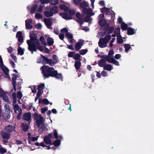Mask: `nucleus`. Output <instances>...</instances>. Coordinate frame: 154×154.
I'll list each match as a JSON object with an SVG mask.
<instances>
[{
	"label": "nucleus",
	"mask_w": 154,
	"mask_h": 154,
	"mask_svg": "<svg viewBox=\"0 0 154 154\" xmlns=\"http://www.w3.org/2000/svg\"><path fill=\"white\" fill-rule=\"evenodd\" d=\"M101 74L102 75L103 77H106L108 75L107 73L104 71H103L101 72Z\"/></svg>",
	"instance_id": "nucleus-63"
},
{
	"label": "nucleus",
	"mask_w": 154,
	"mask_h": 154,
	"mask_svg": "<svg viewBox=\"0 0 154 154\" xmlns=\"http://www.w3.org/2000/svg\"><path fill=\"white\" fill-rule=\"evenodd\" d=\"M88 51L87 49L81 50L79 51L80 54L82 55L85 54Z\"/></svg>",
	"instance_id": "nucleus-46"
},
{
	"label": "nucleus",
	"mask_w": 154,
	"mask_h": 154,
	"mask_svg": "<svg viewBox=\"0 0 154 154\" xmlns=\"http://www.w3.org/2000/svg\"><path fill=\"white\" fill-rule=\"evenodd\" d=\"M89 5L88 3L86 2H83L80 4V7L83 9L82 11V14L87 16L85 18V21L90 22L91 20L90 17L94 14V13L93 12V10L90 8H87Z\"/></svg>",
	"instance_id": "nucleus-2"
},
{
	"label": "nucleus",
	"mask_w": 154,
	"mask_h": 154,
	"mask_svg": "<svg viewBox=\"0 0 154 154\" xmlns=\"http://www.w3.org/2000/svg\"><path fill=\"white\" fill-rule=\"evenodd\" d=\"M121 28L122 29L125 30L127 29V25L124 23H122L121 24Z\"/></svg>",
	"instance_id": "nucleus-37"
},
{
	"label": "nucleus",
	"mask_w": 154,
	"mask_h": 154,
	"mask_svg": "<svg viewBox=\"0 0 154 154\" xmlns=\"http://www.w3.org/2000/svg\"><path fill=\"white\" fill-rule=\"evenodd\" d=\"M5 94L3 90L0 88V96L1 97Z\"/></svg>",
	"instance_id": "nucleus-62"
},
{
	"label": "nucleus",
	"mask_w": 154,
	"mask_h": 154,
	"mask_svg": "<svg viewBox=\"0 0 154 154\" xmlns=\"http://www.w3.org/2000/svg\"><path fill=\"white\" fill-rule=\"evenodd\" d=\"M60 141L59 140H57L54 141L52 144L54 145L55 146H58L60 145Z\"/></svg>",
	"instance_id": "nucleus-35"
},
{
	"label": "nucleus",
	"mask_w": 154,
	"mask_h": 154,
	"mask_svg": "<svg viewBox=\"0 0 154 154\" xmlns=\"http://www.w3.org/2000/svg\"><path fill=\"white\" fill-rule=\"evenodd\" d=\"M48 110V108H42L41 109V112L42 113H44L45 112L47 111Z\"/></svg>",
	"instance_id": "nucleus-64"
},
{
	"label": "nucleus",
	"mask_w": 154,
	"mask_h": 154,
	"mask_svg": "<svg viewBox=\"0 0 154 154\" xmlns=\"http://www.w3.org/2000/svg\"><path fill=\"white\" fill-rule=\"evenodd\" d=\"M65 36L68 38H69L71 40H72L73 38V35L72 34L69 32L66 33Z\"/></svg>",
	"instance_id": "nucleus-41"
},
{
	"label": "nucleus",
	"mask_w": 154,
	"mask_h": 154,
	"mask_svg": "<svg viewBox=\"0 0 154 154\" xmlns=\"http://www.w3.org/2000/svg\"><path fill=\"white\" fill-rule=\"evenodd\" d=\"M68 30L66 28H63V29H61V32L62 33H67L68 32Z\"/></svg>",
	"instance_id": "nucleus-58"
},
{
	"label": "nucleus",
	"mask_w": 154,
	"mask_h": 154,
	"mask_svg": "<svg viewBox=\"0 0 154 154\" xmlns=\"http://www.w3.org/2000/svg\"><path fill=\"white\" fill-rule=\"evenodd\" d=\"M17 97L19 99H21L22 97V94L21 92L18 91L17 93Z\"/></svg>",
	"instance_id": "nucleus-49"
},
{
	"label": "nucleus",
	"mask_w": 154,
	"mask_h": 154,
	"mask_svg": "<svg viewBox=\"0 0 154 154\" xmlns=\"http://www.w3.org/2000/svg\"><path fill=\"white\" fill-rule=\"evenodd\" d=\"M18 54L20 55H23L24 54V49L20 47H19L18 49Z\"/></svg>",
	"instance_id": "nucleus-32"
},
{
	"label": "nucleus",
	"mask_w": 154,
	"mask_h": 154,
	"mask_svg": "<svg viewBox=\"0 0 154 154\" xmlns=\"http://www.w3.org/2000/svg\"><path fill=\"white\" fill-rule=\"evenodd\" d=\"M54 77L56 79H61L62 78V76L61 74H58L57 71L56 70L54 71V73L52 77Z\"/></svg>",
	"instance_id": "nucleus-18"
},
{
	"label": "nucleus",
	"mask_w": 154,
	"mask_h": 154,
	"mask_svg": "<svg viewBox=\"0 0 154 154\" xmlns=\"http://www.w3.org/2000/svg\"><path fill=\"white\" fill-rule=\"evenodd\" d=\"M83 16H82L79 13H77L76 14V15L77 17L79 19L82 20H83L84 18H85L87 17V16L85 15H83Z\"/></svg>",
	"instance_id": "nucleus-25"
},
{
	"label": "nucleus",
	"mask_w": 154,
	"mask_h": 154,
	"mask_svg": "<svg viewBox=\"0 0 154 154\" xmlns=\"http://www.w3.org/2000/svg\"><path fill=\"white\" fill-rule=\"evenodd\" d=\"M44 21L45 24L48 28L50 29H52V28L51 26L52 24V22L50 19L45 18L44 19Z\"/></svg>",
	"instance_id": "nucleus-11"
},
{
	"label": "nucleus",
	"mask_w": 154,
	"mask_h": 154,
	"mask_svg": "<svg viewBox=\"0 0 154 154\" xmlns=\"http://www.w3.org/2000/svg\"><path fill=\"white\" fill-rule=\"evenodd\" d=\"M117 41L118 43L121 44L123 42L122 37L120 35H118L117 36Z\"/></svg>",
	"instance_id": "nucleus-29"
},
{
	"label": "nucleus",
	"mask_w": 154,
	"mask_h": 154,
	"mask_svg": "<svg viewBox=\"0 0 154 154\" xmlns=\"http://www.w3.org/2000/svg\"><path fill=\"white\" fill-rule=\"evenodd\" d=\"M16 37L18 38L19 42H23V38L21 32H18L16 34Z\"/></svg>",
	"instance_id": "nucleus-17"
},
{
	"label": "nucleus",
	"mask_w": 154,
	"mask_h": 154,
	"mask_svg": "<svg viewBox=\"0 0 154 154\" xmlns=\"http://www.w3.org/2000/svg\"><path fill=\"white\" fill-rule=\"evenodd\" d=\"M60 7L61 10H64L65 11H66L68 9V7L64 5H60Z\"/></svg>",
	"instance_id": "nucleus-43"
},
{
	"label": "nucleus",
	"mask_w": 154,
	"mask_h": 154,
	"mask_svg": "<svg viewBox=\"0 0 154 154\" xmlns=\"http://www.w3.org/2000/svg\"><path fill=\"white\" fill-rule=\"evenodd\" d=\"M50 11L53 15L54 14H56L58 12V8L56 6L54 7L51 9Z\"/></svg>",
	"instance_id": "nucleus-26"
},
{
	"label": "nucleus",
	"mask_w": 154,
	"mask_h": 154,
	"mask_svg": "<svg viewBox=\"0 0 154 154\" xmlns=\"http://www.w3.org/2000/svg\"><path fill=\"white\" fill-rule=\"evenodd\" d=\"M31 114L30 112L25 113L23 116V119L24 120L28 121H29L31 119Z\"/></svg>",
	"instance_id": "nucleus-15"
},
{
	"label": "nucleus",
	"mask_w": 154,
	"mask_h": 154,
	"mask_svg": "<svg viewBox=\"0 0 154 154\" xmlns=\"http://www.w3.org/2000/svg\"><path fill=\"white\" fill-rule=\"evenodd\" d=\"M44 14L47 17H52L53 16L52 13L51 11L50 12L45 11L44 12Z\"/></svg>",
	"instance_id": "nucleus-36"
},
{
	"label": "nucleus",
	"mask_w": 154,
	"mask_h": 154,
	"mask_svg": "<svg viewBox=\"0 0 154 154\" xmlns=\"http://www.w3.org/2000/svg\"><path fill=\"white\" fill-rule=\"evenodd\" d=\"M22 125L23 127L22 128L23 131H26L28 129L29 126L28 125H25L23 124H22Z\"/></svg>",
	"instance_id": "nucleus-42"
},
{
	"label": "nucleus",
	"mask_w": 154,
	"mask_h": 154,
	"mask_svg": "<svg viewBox=\"0 0 154 154\" xmlns=\"http://www.w3.org/2000/svg\"><path fill=\"white\" fill-rule=\"evenodd\" d=\"M54 135L56 138H58V133L56 130H54L53 131Z\"/></svg>",
	"instance_id": "nucleus-57"
},
{
	"label": "nucleus",
	"mask_w": 154,
	"mask_h": 154,
	"mask_svg": "<svg viewBox=\"0 0 154 154\" xmlns=\"http://www.w3.org/2000/svg\"><path fill=\"white\" fill-rule=\"evenodd\" d=\"M84 44V41L82 40H79L78 42H77L75 45V49L76 50L78 51L80 49L81 47Z\"/></svg>",
	"instance_id": "nucleus-13"
},
{
	"label": "nucleus",
	"mask_w": 154,
	"mask_h": 154,
	"mask_svg": "<svg viewBox=\"0 0 154 154\" xmlns=\"http://www.w3.org/2000/svg\"><path fill=\"white\" fill-rule=\"evenodd\" d=\"M60 14L62 16V18L65 20H70L72 19L71 16L69 15L66 13H60Z\"/></svg>",
	"instance_id": "nucleus-19"
},
{
	"label": "nucleus",
	"mask_w": 154,
	"mask_h": 154,
	"mask_svg": "<svg viewBox=\"0 0 154 154\" xmlns=\"http://www.w3.org/2000/svg\"><path fill=\"white\" fill-rule=\"evenodd\" d=\"M81 63L80 61H76L75 62V66L76 70L79 69L80 67Z\"/></svg>",
	"instance_id": "nucleus-28"
},
{
	"label": "nucleus",
	"mask_w": 154,
	"mask_h": 154,
	"mask_svg": "<svg viewBox=\"0 0 154 154\" xmlns=\"http://www.w3.org/2000/svg\"><path fill=\"white\" fill-rule=\"evenodd\" d=\"M35 17L37 19H40L42 18V15L40 14L36 13L35 15Z\"/></svg>",
	"instance_id": "nucleus-51"
},
{
	"label": "nucleus",
	"mask_w": 154,
	"mask_h": 154,
	"mask_svg": "<svg viewBox=\"0 0 154 154\" xmlns=\"http://www.w3.org/2000/svg\"><path fill=\"white\" fill-rule=\"evenodd\" d=\"M53 59H54V61L56 63H57L58 61V57L56 55H53L52 57Z\"/></svg>",
	"instance_id": "nucleus-53"
},
{
	"label": "nucleus",
	"mask_w": 154,
	"mask_h": 154,
	"mask_svg": "<svg viewBox=\"0 0 154 154\" xmlns=\"http://www.w3.org/2000/svg\"><path fill=\"white\" fill-rule=\"evenodd\" d=\"M39 40L41 42L42 44L43 45H47V43H46V40L43 36H41L40 37Z\"/></svg>",
	"instance_id": "nucleus-30"
},
{
	"label": "nucleus",
	"mask_w": 154,
	"mask_h": 154,
	"mask_svg": "<svg viewBox=\"0 0 154 154\" xmlns=\"http://www.w3.org/2000/svg\"><path fill=\"white\" fill-rule=\"evenodd\" d=\"M7 152V149L2 147L0 145V153L1 154H3Z\"/></svg>",
	"instance_id": "nucleus-31"
},
{
	"label": "nucleus",
	"mask_w": 154,
	"mask_h": 154,
	"mask_svg": "<svg viewBox=\"0 0 154 154\" xmlns=\"http://www.w3.org/2000/svg\"><path fill=\"white\" fill-rule=\"evenodd\" d=\"M35 27L37 29H40L42 28V25L40 23H38L35 25Z\"/></svg>",
	"instance_id": "nucleus-60"
},
{
	"label": "nucleus",
	"mask_w": 154,
	"mask_h": 154,
	"mask_svg": "<svg viewBox=\"0 0 154 154\" xmlns=\"http://www.w3.org/2000/svg\"><path fill=\"white\" fill-rule=\"evenodd\" d=\"M99 23L100 26H104L106 24V21L105 19H102L100 20L99 21Z\"/></svg>",
	"instance_id": "nucleus-39"
},
{
	"label": "nucleus",
	"mask_w": 154,
	"mask_h": 154,
	"mask_svg": "<svg viewBox=\"0 0 154 154\" xmlns=\"http://www.w3.org/2000/svg\"><path fill=\"white\" fill-rule=\"evenodd\" d=\"M58 2V0H51L50 3L52 4L55 5Z\"/></svg>",
	"instance_id": "nucleus-52"
},
{
	"label": "nucleus",
	"mask_w": 154,
	"mask_h": 154,
	"mask_svg": "<svg viewBox=\"0 0 154 154\" xmlns=\"http://www.w3.org/2000/svg\"><path fill=\"white\" fill-rule=\"evenodd\" d=\"M37 5H34L33 7H32L31 8V13L32 14H33L35 12V11L36 9L37 8Z\"/></svg>",
	"instance_id": "nucleus-44"
},
{
	"label": "nucleus",
	"mask_w": 154,
	"mask_h": 154,
	"mask_svg": "<svg viewBox=\"0 0 154 154\" xmlns=\"http://www.w3.org/2000/svg\"><path fill=\"white\" fill-rule=\"evenodd\" d=\"M1 136L2 138L4 139L8 140L11 137L10 134L7 132L3 131L1 132Z\"/></svg>",
	"instance_id": "nucleus-12"
},
{
	"label": "nucleus",
	"mask_w": 154,
	"mask_h": 154,
	"mask_svg": "<svg viewBox=\"0 0 154 154\" xmlns=\"http://www.w3.org/2000/svg\"><path fill=\"white\" fill-rule=\"evenodd\" d=\"M32 20L30 19H28L26 21V29H32V26L31 25Z\"/></svg>",
	"instance_id": "nucleus-14"
},
{
	"label": "nucleus",
	"mask_w": 154,
	"mask_h": 154,
	"mask_svg": "<svg viewBox=\"0 0 154 154\" xmlns=\"http://www.w3.org/2000/svg\"><path fill=\"white\" fill-rule=\"evenodd\" d=\"M124 47L125 48V50L126 52H127L131 48V46L128 44H125L124 45Z\"/></svg>",
	"instance_id": "nucleus-34"
},
{
	"label": "nucleus",
	"mask_w": 154,
	"mask_h": 154,
	"mask_svg": "<svg viewBox=\"0 0 154 154\" xmlns=\"http://www.w3.org/2000/svg\"><path fill=\"white\" fill-rule=\"evenodd\" d=\"M12 97L13 100V103L14 105V109L15 112L17 114V119H21L22 114V109L18 105L16 104L17 100L16 95L15 93H13Z\"/></svg>",
	"instance_id": "nucleus-4"
},
{
	"label": "nucleus",
	"mask_w": 154,
	"mask_h": 154,
	"mask_svg": "<svg viewBox=\"0 0 154 154\" xmlns=\"http://www.w3.org/2000/svg\"><path fill=\"white\" fill-rule=\"evenodd\" d=\"M47 41L48 45L49 46L53 45L54 43L53 39L49 37L47 38Z\"/></svg>",
	"instance_id": "nucleus-20"
},
{
	"label": "nucleus",
	"mask_w": 154,
	"mask_h": 154,
	"mask_svg": "<svg viewBox=\"0 0 154 154\" xmlns=\"http://www.w3.org/2000/svg\"><path fill=\"white\" fill-rule=\"evenodd\" d=\"M111 38V35H108L106 36L104 38L100 39L98 42L99 46L103 48L107 46V43Z\"/></svg>",
	"instance_id": "nucleus-7"
},
{
	"label": "nucleus",
	"mask_w": 154,
	"mask_h": 154,
	"mask_svg": "<svg viewBox=\"0 0 154 154\" xmlns=\"http://www.w3.org/2000/svg\"><path fill=\"white\" fill-rule=\"evenodd\" d=\"M41 69L44 75L46 77H48L49 76H52L54 73V71H55L53 67L49 68L46 66L42 67L41 68Z\"/></svg>",
	"instance_id": "nucleus-5"
},
{
	"label": "nucleus",
	"mask_w": 154,
	"mask_h": 154,
	"mask_svg": "<svg viewBox=\"0 0 154 154\" xmlns=\"http://www.w3.org/2000/svg\"><path fill=\"white\" fill-rule=\"evenodd\" d=\"M4 108L5 109V111L4 113H2L1 111V116L5 119H8L10 118V111H11L12 109L9 105H7L6 104L4 105Z\"/></svg>",
	"instance_id": "nucleus-6"
},
{
	"label": "nucleus",
	"mask_w": 154,
	"mask_h": 154,
	"mask_svg": "<svg viewBox=\"0 0 154 154\" xmlns=\"http://www.w3.org/2000/svg\"><path fill=\"white\" fill-rule=\"evenodd\" d=\"M103 56H102V57L104 59L99 60L98 62L99 66L101 67H104V66L106 65L105 64L106 63V60L103 57Z\"/></svg>",
	"instance_id": "nucleus-16"
},
{
	"label": "nucleus",
	"mask_w": 154,
	"mask_h": 154,
	"mask_svg": "<svg viewBox=\"0 0 154 154\" xmlns=\"http://www.w3.org/2000/svg\"><path fill=\"white\" fill-rule=\"evenodd\" d=\"M40 146H43V147H47V149H55V148L54 147L53 148L50 147L49 146H45L44 145V143L43 142H41V143H40Z\"/></svg>",
	"instance_id": "nucleus-47"
},
{
	"label": "nucleus",
	"mask_w": 154,
	"mask_h": 154,
	"mask_svg": "<svg viewBox=\"0 0 154 154\" xmlns=\"http://www.w3.org/2000/svg\"><path fill=\"white\" fill-rule=\"evenodd\" d=\"M29 37L30 39L27 40V42L28 45V49L32 54L33 53L34 51H36V48L40 51H43L42 47L40 45L39 41L37 39L36 35L33 32H30Z\"/></svg>",
	"instance_id": "nucleus-1"
},
{
	"label": "nucleus",
	"mask_w": 154,
	"mask_h": 154,
	"mask_svg": "<svg viewBox=\"0 0 154 154\" xmlns=\"http://www.w3.org/2000/svg\"><path fill=\"white\" fill-rule=\"evenodd\" d=\"M120 29L119 28H117L115 30V33L116 34V35L117 36V35L120 34Z\"/></svg>",
	"instance_id": "nucleus-48"
},
{
	"label": "nucleus",
	"mask_w": 154,
	"mask_h": 154,
	"mask_svg": "<svg viewBox=\"0 0 154 154\" xmlns=\"http://www.w3.org/2000/svg\"><path fill=\"white\" fill-rule=\"evenodd\" d=\"M110 9L106 7H104L103 8L101 9V12L103 13H106L107 14H109V12Z\"/></svg>",
	"instance_id": "nucleus-24"
},
{
	"label": "nucleus",
	"mask_w": 154,
	"mask_h": 154,
	"mask_svg": "<svg viewBox=\"0 0 154 154\" xmlns=\"http://www.w3.org/2000/svg\"><path fill=\"white\" fill-rule=\"evenodd\" d=\"M41 102L45 104H48L49 103L48 100L46 99H44L42 100L40 99L39 100V102L40 103Z\"/></svg>",
	"instance_id": "nucleus-38"
},
{
	"label": "nucleus",
	"mask_w": 154,
	"mask_h": 154,
	"mask_svg": "<svg viewBox=\"0 0 154 154\" xmlns=\"http://www.w3.org/2000/svg\"><path fill=\"white\" fill-rule=\"evenodd\" d=\"M44 141L46 144H51V145L52 144L51 139L47 137V136H45L44 137Z\"/></svg>",
	"instance_id": "nucleus-22"
},
{
	"label": "nucleus",
	"mask_w": 154,
	"mask_h": 154,
	"mask_svg": "<svg viewBox=\"0 0 154 154\" xmlns=\"http://www.w3.org/2000/svg\"><path fill=\"white\" fill-rule=\"evenodd\" d=\"M45 84L42 83L39 85L38 86V90H41L42 89H43L45 88Z\"/></svg>",
	"instance_id": "nucleus-50"
},
{
	"label": "nucleus",
	"mask_w": 154,
	"mask_h": 154,
	"mask_svg": "<svg viewBox=\"0 0 154 154\" xmlns=\"http://www.w3.org/2000/svg\"><path fill=\"white\" fill-rule=\"evenodd\" d=\"M29 139L32 141H35L37 140L38 137H29Z\"/></svg>",
	"instance_id": "nucleus-59"
},
{
	"label": "nucleus",
	"mask_w": 154,
	"mask_h": 154,
	"mask_svg": "<svg viewBox=\"0 0 154 154\" xmlns=\"http://www.w3.org/2000/svg\"><path fill=\"white\" fill-rule=\"evenodd\" d=\"M75 54V52L74 51L69 52L68 54V56L69 57H73Z\"/></svg>",
	"instance_id": "nucleus-45"
},
{
	"label": "nucleus",
	"mask_w": 154,
	"mask_h": 154,
	"mask_svg": "<svg viewBox=\"0 0 154 154\" xmlns=\"http://www.w3.org/2000/svg\"><path fill=\"white\" fill-rule=\"evenodd\" d=\"M41 57L44 60V63L45 64L48 63L51 66H53L56 63L54 60L49 59L46 57L42 55H41Z\"/></svg>",
	"instance_id": "nucleus-9"
},
{
	"label": "nucleus",
	"mask_w": 154,
	"mask_h": 154,
	"mask_svg": "<svg viewBox=\"0 0 154 154\" xmlns=\"http://www.w3.org/2000/svg\"><path fill=\"white\" fill-rule=\"evenodd\" d=\"M5 131L11 133L15 131V127L11 125H8L5 126L4 129Z\"/></svg>",
	"instance_id": "nucleus-10"
},
{
	"label": "nucleus",
	"mask_w": 154,
	"mask_h": 154,
	"mask_svg": "<svg viewBox=\"0 0 154 154\" xmlns=\"http://www.w3.org/2000/svg\"><path fill=\"white\" fill-rule=\"evenodd\" d=\"M104 35V32H100L97 34V37H100L103 36Z\"/></svg>",
	"instance_id": "nucleus-55"
},
{
	"label": "nucleus",
	"mask_w": 154,
	"mask_h": 154,
	"mask_svg": "<svg viewBox=\"0 0 154 154\" xmlns=\"http://www.w3.org/2000/svg\"><path fill=\"white\" fill-rule=\"evenodd\" d=\"M13 77H12L13 83H14V81L15 83H16V80L17 77V75L15 74H13Z\"/></svg>",
	"instance_id": "nucleus-54"
},
{
	"label": "nucleus",
	"mask_w": 154,
	"mask_h": 154,
	"mask_svg": "<svg viewBox=\"0 0 154 154\" xmlns=\"http://www.w3.org/2000/svg\"><path fill=\"white\" fill-rule=\"evenodd\" d=\"M136 30H135L131 28H129L128 29V34L129 35H132L136 32Z\"/></svg>",
	"instance_id": "nucleus-21"
},
{
	"label": "nucleus",
	"mask_w": 154,
	"mask_h": 154,
	"mask_svg": "<svg viewBox=\"0 0 154 154\" xmlns=\"http://www.w3.org/2000/svg\"><path fill=\"white\" fill-rule=\"evenodd\" d=\"M42 91L41 90H38V91L37 94V96L35 98V101L39 98L40 96L42 94Z\"/></svg>",
	"instance_id": "nucleus-40"
},
{
	"label": "nucleus",
	"mask_w": 154,
	"mask_h": 154,
	"mask_svg": "<svg viewBox=\"0 0 154 154\" xmlns=\"http://www.w3.org/2000/svg\"><path fill=\"white\" fill-rule=\"evenodd\" d=\"M41 3L42 4L48 3L49 1V0H40Z\"/></svg>",
	"instance_id": "nucleus-61"
},
{
	"label": "nucleus",
	"mask_w": 154,
	"mask_h": 154,
	"mask_svg": "<svg viewBox=\"0 0 154 154\" xmlns=\"http://www.w3.org/2000/svg\"><path fill=\"white\" fill-rule=\"evenodd\" d=\"M73 58L75 60H81V56L78 53H77L75 54L73 57Z\"/></svg>",
	"instance_id": "nucleus-33"
},
{
	"label": "nucleus",
	"mask_w": 154,
	"mask_h": 154,
	"mask_svg": "<svg viewBox=\"0 0 154 154\" xmlns=\"http://www.w3.org/2000/svg\"><path fill=\"white\" fill-rule=\"evenodd\" d=\"M103 69H104L110 71L113 69V67L110 65L107 64L104 66Z\"/></svg>",
	"instance_id": "nucleus-23"
},
{
	"label": "nucleus",
	"mask_w": 154,
	"mask_h": 154,
	"mask_svg": "<svg viewBox=\"0 0 154 154\" xmlns=\"http://www.w3.org/2000/svg\"><path fill=\"white\" fill-rule=\"evenodd\" d=\"M1 97H2L3 100L4 101L8 103H10V100L8 97V96L6 95V94H5Z\"/></svg>",
	"instance_id": "nucleus-27"
},
{
	"label": "nucleus",
	"mask_w": 154,
	"mask_h": 154,
	"mask_svg": "<svg viewBox=\"0 0 154 154\" xmlns=\"http://www.w3.org/2000/svg\"><path fill=\"white\" fill-rule=\"evenodd\" d=\"M34 120L36 125L40 128H44L45 127V119L41 115L37 113L33 115Z\"/></svg>",
	"instance_id": "nucleus-3"
},
{
	"label": "nucleus",
	"mask_w": 154,
	"mask_h": 154,
	"mask_svg": "<svg viewBox=\"0 0 154 154\" xmlns=\"http://www.w3.org/2000/svg\"><path fill=\"white\" fill-rule=\"evenodd\" d=\"M114 51L112 50H110L109 51V54H108V56H109V57H111V56L113 55L114 54ZM106 56H107L105 55Z\"/></svg>",
	"instance_id": "nucleus-56"
},
{
	"label": "nucleus",
	"mask_w": 154,
	"mask_h": 154,
	"mask_svg": "<svg viewBox=\"0 0 154 154\" xmlns=\"http://www.w3.org/2000/svg\"><path fill=\"white\" fill-rule=\"evenodd\" d=\"M103 57L109 63H113L116 66H119V62L112 57H109V56H103Z\"/></svg>",
	"instance_id": "nucleus-8"
}]
</instances>
